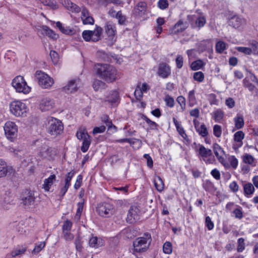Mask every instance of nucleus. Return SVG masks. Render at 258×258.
<instances>
[{
    "instance_id": "7",
    "label": "nucleus",
    "mask_w": 258,
    "mask_h": 258,
    "mask_svg": "<svg viewBox=\"0 0 258 258\" xmlns=\"http://www.w3.org/2000/svg\"><path fill=\"white\" fill-rule=\"evenodd\" d=\"M5 133L7 139L11 141H14L17 137L18 135V126L15 122L8 121L4 126Z\"/></svg>"
},
{
    "instance_id": "15",
    "label": "nucleus",
    "mask_w": 258,
    "mask_h": 258,
    "mask_svg": "<svg viewBox=\"0 0 258 258\" xmlns=\"http://www.w3.org/2000/svg\"><path fill=\"white\" fill-rule=\"evenodd\" d=\"M188 27V24L186 21L179 20L170 30V33L177 34L184 31Z\"/></svg>"
},
{
    "instance_id": "60",
    "label": "nucleus",
    "mask_w": 258,
    "mask_h": 258,
    "mask_svg": "<svg viewBox=\"0 0 258 258\" xmlns=\"http://www.w3.org/2000/svg\"><path fill=\"white\" fill-rule=\"evenodd\" d=\"M228 160L232 168L236 169L238 165V160L234 156H231L229 157Z\"/></svg>"
},
{
    "instance_id": "21",
    "label": "nucleus",
    "mask_w": 258,
    "mask_h": 258,
    "mask_svg": "<svg viewBox=\"0 0 258 258\" xmlns=\"http://www.w3.org/2000/svg\"><path fill=\"white\" fill-rule=\"evenodd\" d=\"M105 32L109 37H113L116 32L115 24L111 21L106 23L105 26Z\"/></svg>"
},
{
    "instance_id": "46",
    "label": "nucleus",
    "mask_w": 258,
    "mask_h": 258,
    "mask_svg": "<svg viewBox=\"0 0 258 258\" xmlns=\"http://www.w3.org/2000/svg\"><path fill=\"white\" fill-rule=\"evenodd\" d=\"M163 250L165 253L170 254L172 251V244L170 242L166 241L163 246Z\"/></svg>"
},
{
    "instance_id": "22",
    "label": "nucleus",
    "mask_w": 258,
    "mask_h": 258,
    "mask_svg": "<svg viewBox=\"0 0 258 258\" xmlns=\"http://www.w3.org/2000/svg\"><path fill=\"white\" fill-rule=\"evenodd\" d=\"M13 169L7 166L6 163L4 161H0V177H3L8 173L11 174Z\"/></svg>"
},
{
    "instance_id": "61",
    "label": "nucleus",
    "mask_w": 258,
    "mask_h": 258,
    "mask_svg": "<svg viewBox=\"0 0 258 258\" xmlns=\"http://www.w3.org/2000/svg\"><path fill=\"white\" fill-rule=\"evenodd\" d=\"M176 67L181 69L183 66V58L181 55H178L175 59Z\"/></svg>"
},
{
    "instance_id": "37",
    "label": "nucleus",
    "mask_w": 258,
    "mask_h": 258,
    "mask_svg": "<svg viewBox=\"0 0 258 258\" xmlns=\"http://www.w3.org/2000/svg\"><path fill=\"white\" fill-rule=\"evenodd\" d=\"M91 140L90 136H89L88 139L87 138L83 140L82 146L81 148V151L85 153L88 151V150L90 147V145L91 144Z\"/></svg>"
},
{
    "instance_id": "62",
    "label": "nucleus",
    "mask_w": 258,
    "mask_h": 258,
    "mask_svg": "<svg viewBox=\"0 0 258 258\" xmlns=\"http://www.w3.org/2000/svg\"><path fill=\"white\" fill-rule=\"evenodd\" d=\"M177 102L180 104V107L182 110L185 108V99L182 96H179L177 98Z\"/></svg>"
},
{
    "instance_id": "14",
    "label": "nucleus",
    "mask_w": 258,
    "mask_h": 258,
    "mask_svg": "<svg viewBox=\"0 0 258 258\" xmlns=\"http://www.w3.org/2000/svg\"><path fill=\"white\" fill-rule=\"evenodd\" d=\"M139 209L135 206H131L128 211L126 221L130 223H133L139 219Z\"/></svg>"
},
{
    "instance_id": "18",
    "label": "nucleus",
    "mask_w": 258,
    "mask_h": 258,
    "mask_svg": "<svg viewBox=\"0 0 258 258\" xmlns=\"http://www.w3.org/2000/svg\"><path fill=\"white\" fill-rule=\"evenodd\" d=\"M233 149L237 152L242 146V131L236 132L234 135L233 141Z\"/></svg>"
},
{
    "instance_id": "49",
    "label": "nucleus",
    "mask_w": 258,
    "mask_h": 258,
    "mask_svg": "<svg viewBox=\"0 0 258 258\" xmlns=\"http://www.w3.org/2000/svg\"><path fill=\"white\" fill-rule=\"evenodd\" d=\"M194 79L199 82H202L204 79V75L202 72H197L194 74Z\"/></svg>"
},
{
    "instance_id": "30",
    "label": "nucleus",
    "mask_w": 258,
    "mask_h": 258,
    "mask_svg": "<svg viewBox=\"0 0 258 258\" xmlns=\"http://www.w3.org/2000/svg\"><path fill=\"white\" fill-rule=\"evenodd\" d=\"M154 185L156 189L161 192L163 190L164 188V182L160 176H156L154 180Z\"/></svg>"
},
{
    "instance_id": "44",
    "label": "nucleus",
    "mask_w": 258,
    "mask_h": 258,
    "mask_svg": "<svg viewBox=\"0 0 258 258\" xmlns=\"http://www.w3.org/2000/svg\"><path fill=\"white\" fill-rule=\"evenodd\" d=\"M12 202V200H11V197L9 195L6 194L3 198V200L1 201V204L5 208H8L9 207L8 205H10Z\"/></svg>"
},
{
    "instance_id": "50",
    "label": "nucleus",
    "mask_w": 258,
    "mask_h": 258,
    "mask_svg": "<svg viewBox=\"0 0 258 258\" xmlns=\"http://www.w3.org/2000/svg\"><path fill=\"white\" fill-rule=\"evenodd\" d=\"M25 247L17 248L15 250H13L11 252V255L12 257H15L17 255L24 253L26 251Z\"/></svg>"
},
{
    "instance_id": "52",
    "label": "nucleus",
    "mask_w": 258,
    "mask_h": 258,
    "mask_svg": "<svg viewBox=\"0 0 258 258\" xmlns=\"http://www.w3.org/2000/svg\"><path fill=\"white\" fill-rule=\"evenodd\" d=\"M164 100L165 101L166 105L168 107L172 108L174 106V100L172 97L169 95H167L165 96Z\"/></svg>"
},
{
    "instance_id": "33",
    "label": "nucleus",
    "mask_w": 258,
    "mask_h": 258,
    "mask_svg": "<svg viewBox=\"0 0 258 258\" xmlns=\"http://www.w3.org/2000/svg\"><path fill=\"white\" fill-rule=\"evenodd\" d=\"M244 194L248 197L249 196L252 195L254 191V187L252 183H248L244 185L243 187Z\"/></svg>"
},
{
    "instance_id": "63",
    "label": "nucleus",
    "mask_w": 258,
    "mask_h": 258,
    "mask_svg": "<svg viewBox=\"0 0 258 258\" xmlns=\"http://www.w3.org/2000/svg\"><path fill=\"white\" fill-rule=\"evenodd\" d=\"M223 113L220 110H216L214 113V119L215 121H219L223 118Z\"/></svg>"
},
{
    "instance_id": "27",
    "label": "nucleus",
    "mask_w": 258,
    "mask_h": 258,
    "mask_svg": "<svg viewBox=\"0 0 258 258\" xmlns=\"http://www.w3.org/2000/svg\"><path fill=\"white\" fill-rule=\"evenodd\" d=\"M89 244L90 247L97 248L103 245V242L101 239H98L96 236H92L89 239Z\"/></svg>"
},
{
    "instance_id": "17",
    "label": "nucleus",
    "mask_w": 258,
    "mask_h": 258,
    "mask_svg": "<svg viewBox=\"0 0 258 258\" xmlns=\"http://www.w3.org/2000/svg\"><path fill=\"white\" fill-rule=\"evenodd\" d=\"M146 9V4L144 2H140L134 7L133 13L136 16L142 17L145 14Z\"/></svg>"
},
{
    "instance_id": "2",
    "label": "nucleus",
    "mask_w": 258,
    "mask_h": 258,
    "mask_svg": "<svg viewBox=\"0 0 258 258\" xmlns=\"http://www.w3.org/2000/svg\"><path fill=\"white\" fill-rule=\"evenodd\" d=\"M152 241L151 234L148 232L145 233L143 236L138 237L134 242V250L138 252H143L149 248Z\"/></svg>"
},
{
    "instance_id": "40",
    "label": "nucleus",
    "mask_w": 258,
    "mask_h": 258,
    "mask_svg": "<svg viewBox=\"0 0 258 258\" xmlns=\"http://www.w3.org/2000/svg\"><path fill=\"white\" fill-rule=\"evenodd\" d=\"M245 81L250 83V82H257V79L255 76L251 72L246 70V77L245 78Z\"/></svg>"
},
{
    "instance_id": "42",
    "label": "nucleus",
    "mask_w": 258,
    "mask_h": 258,
    "mask_svg": "<svg viewBox=\"0 0 258 258\" xmlns=\"http://www.w3.org/2000/svg\"><path fill=\"white\" fill-rule=\"evenodd\" d=\"M76 136L79 140H84L85 138H89V134L85 130L80 129L76 134Z\"/></svg>"
},
{
    "instance_id": "8",
    "label": "nucleus",
    "mask_w": 258,
    "mask_h": 258,
    "mask_svg": "<svg viewBox=\"0 0 258 258\" xmlns=\"http://www.w3.org/2000/svg\"><path fill=\"white\" fill-rule=\"evenodd\" d=\"M35 76L38 80V84L43 88H48L50 87L54 83L52 78L40 71H36Z\"/></svg>"
},
{
    "instance_id": "47",
    "label": "nucleus",
    "mask_w": 258,
    "mask_h": 258,
    "mask_svg": "<svg viewBox=\"0 0 258 258\" xmlns=\"http://www.w3.org/2000/svg\"><path fill=\"white\" fill-rule=\"evenodd\" d=\"M195 90H192L190 91L188 93V101L189 104L190 106H192L196 102V99L195 95Z\"/></svg>"
},
{
    "instance_id": "11",
    "label": "nucleus",
    "mask_w": 258,
    "mask_h": 258,
    "mask_svg": "<svg viewBox=\"0 0 258 258\" xmlns=\"http://www.w3.org/2000/svg\"><path fill=\"white\" fill-rule=\"evenodd\" d=\"M81 80L79 78H76L70 80L67 85L63 87V90L67 93H72L76 92L81 87Z\"/></svg>"
},
{
    "instance_id": "29",
    "label": "nucleus",
    "mask_w": 258,
    "mask_h": 258,
    "mask_svg": "<svg viewBox=\"0 0 258 258\" xmlns=\"http://www.w3.org/2000/svg\"><path fill=\"white\" fill-rule=\"evenodd\" d=\"M206 65V63L202 59H199L194 61L190 66V68L192 71H197L203 69Z\"/></svg>"
},
{
    "instance_id": "53",
    "label": "nucleus",
    "mask_w": 258,
    "mask_h": 258,
    "mask_svg": "<svg viewBox=\"0 0 258 258\" xmlns=\"http://www.w3.org/2000/svg\"><path fill=\"white\" fill-rule=\"evenodd\" d=\"M213 134L217 138L221 137L222 134V130L220 125L216 124L214 126Z\"/></svg>"
},
{
    "instance_id": "35",
    "label": "nucleus",
    "mask_w": 258,
    "mask_h": 258,
    "mask_svg": "<svg viewBox=\"0 0 258 258\" xmlns=\"http://www.w3.org/2000/svg\"><path fill=\"white\" fill-rule=\"evenodd\" d=\"M44 5L49 7L50 8L55 10L58 7L55 0H39Z\"/></svg>"
},
{
    "instance_id": "54",
    "label": "nucleus",
    "mask_w": 258,
    "mask_h": 258,
    "mask_svg": "<svg viewBox=\"0 0 258 258\" xmlns=\"http://www.w3.org/2000/svg\"><path fill=\"white\" fill-rule=\"evenodd\" d=\"M116 18L118 20V22L119 24H124L126 18L124 16L122 15V13L120 11L117 12V17Z\"/></svg>"
},
{
    "instance_id": "57",
    "label": "nucleus",
    "mask_w": 258,
    "mask_h": 258,
    "mask_svg": "<svg viewBox=\"0 0 258 258\" xmlns=\"http://www.w3.org/2000/svg\"><path fill=\"white\" fill-rule=\"evenodd\" d=\"M72 222L70 220H66L62 226V230L63 231H70L71 230L72 227Z\"/></svg>"
},
{
    "instance_id": "23",
    "label": "nucleus",
    "mask_w": 258,
    "mask_h": 258,
    "mask_svg": "<svg viewBox=\"0 0 258 258\" xmlns=\"http://www.w3.org/2000/svg\"><path fill=\"white\" fill-rule=\"evenodd\" d=\"M40 31L42 34H45L52 39L56 40L58 38V35L46 26H42L41 27Z\"/></svg>"
},
{
    "instance_id": "26",
    "label": "nucleus",
    "mask_w": 258,
    "mask_h": 258,
    "mask_svg": "<svg viewBox=\"0 0 258 258\" xmlns=\"http://www.w3.org/2000/svg\"><path fill=\"white\" fill-rule=\"evenodd\" d=\"M63 5L69 10L72 12L78 13L81 10L80 8L70 0H64Z\"/></svg>"
},
{
    "instance_id": "24",
    "label": "nucleus",
    "mask_w": 258,
    "mask_h": 258,
    "mask_svg": "<svg viewBox=\"0 0 258 258\" xmlns=\"http://www.w3.org/2000/svg\"><path fill=\"white\" fill-rule=\"evenodd\" d=\"M194 122L196 131L199 135L203 137H206L208 135V132L205 124L203 123L200 125L199 122L196 123L195 121Z\"/></svg>"
},
{
    "instance_id": "38",
    "label": "nucleus",
    "mask_w": 258,
    "mask_h": 258,
    "mask_svg": "<svg viewBox=\"0 0 258 258\" xmlns=\"http://www.w3.org/2000/svg\"><path fill=\"white\" fill-rule=\"evenodd\" d=\"M74 244L75 245L76 250L79 252H81L83 250V241L81 237L79 235L76 237L74 241Z\"/></svg>"
},
{
    "instance_id": "55",
    "label": "nucleus",
    "mask_w": 258,
    "mask_h": 258,
    "mask_svg": "<svg viewBox=\"0 0 258 258\" xmlns=\"http://www.w3.org/2000/svg\"><path fill=\"white\" fill-rule=\"evenodd\" d=\"M78 209L75 215V218L79 219L83 209V203L79 202L78 203Z\"/></svg>"
},
{
    "instance_id": "43",
    "label": "nucleus",
    "mask_w": 258,
    "mask_h": 258,
    "mask_svg": "<svg viewBox=\"0 0 258 258\" xmlns=\"http://www.w3.org/2000/svg\"><path fill=\"white\" fill-rule=\"evenodd\" d=\"M118 100V95L117 92H114L112 94L108 96L107 98V101L112 104L116 103Z\"/></svg>"
},
{
    "instance_id": "16",
    "label": "nucleus",
    "mask_w": 258,
    "mask_h": 258,
    "mask_svg": "<svg viewBox=\"0 0 258 258\" xmlns=\"http://www.w3.org/2000/svg\"><path fill=\"white\" fill-rule=\"evenodd\" d=\"M157 74L162 78H167L171 74L170 67L166 63H160L158 66Z\"/></svg>"
},
{
    "instance_id": "4",
    "label": "nucleus",
    "mask_w": 258,
    "mask_h": 258,
    "mask_svg": "<svg viewBox=\"0 0 258 258\" xmlns=\"http://www.w3.org/2000/svg\"><path fill=\"white\" fill-rule=\"evenodd\" d=\"M103 29L98 26H96L94 30H85L82 33V37L87 42H97L101 39Z\"/></svg>"
},
{
    "instance_id": "25",
    "label": "nucleus",
    "mask_w": 258,
    "mask_h": 258,
    "mask_svg": "<svg viewBox=\"0 0 258 258\" xmlns=\"http://www.w3.org/2000/svg\"><path fill=\"white\" fill-rule=\"evenodd\" d=\"M56 176L54 174L51 175L48 178L45 179L43 184V188L45 191H48L50 187L55 180Z\"/></svg>"
},
{
    "instance_id": "48",
    "label": "nucleus",
    "mask_w": 258,
    "mask_h": 258,
    "mask_svg": "<svg viewBox=\"0 0 258 258\" xmlns=\"http://www.w3.org/2000/svg\"><path fill=\"white\" fill-rule=\"evenodd\" d=\"M249 48H251L253 54H258V42L255 41H252L249 44Z\"/></svg>"
},
{
    "instance_id": "13",
    "label": "nucleus",
    "mask_w": 258,
    "mask_h": 258,
    "mask_svg": "<svg viewBox=\"0 0 258 258\" xmlns=\"http://www.w3.org/2000/svg\"><path fill=\"white\" fill-rule=\"evenodd\" d=\"M21 200L22 201L21 204L26 207L30 208L34 204L35 197L33 193L30 191H26L21 196Z\"/></svg>"
},
{
    "instance_id": "1",
    "label": "nucleus",
    "mask_w": 258,
    "mask_h": 258,
    "mask_svg": "<svg viewBox=\"0 0 258 258\" xmlns=\"http://www.w3.org/2000/svg\"><path fill=\"white\" fill-rule=\"evenodd\" d=\"M97 76L107 83H113L118 79L116 68L106 63H97L95 66Z\"/></svg>"
},
{
    "instance_id": "36",
    "label": "nucleus",
    "mask_w": 258,
    "mask_h": 258,
    "mask_svg": "<svg viewBox=\"0 0 258 258\" xmlns=\"http://www.w3.org/2000/svg\"><path fill=\"white\" fill-rule=\"evenodd\" d=\"M226 44L223 41H219L216 44V51L219 53H222L226 48Z\"/></svg>"
},
{
    "instance_id": "51",
    "label": "nucleus",
    "mask_w": 258,
    "mask_h": 258,
    "mask_svg": "<svg viewBox=\"0 0 258 258\" xmlns=\"http://www.w3.org/2000/svg\"><path fill=\"white\" fill-rule=\"evenodd\" d=\"M53 63L56 64L58 63L59 57L57 53L54 50H51L49 54Z\"/></svg>"
},
{
    "instance_id": "3",
    "label": "nucleus",
    "mask_w": 258,
    "mask_h": 258,
    "mask_svg": "<svg viewBox=\"0 0 258 258\" xmlns=\"http://www.w3.org/2000/svg\"><path fill=\"white\" fill-rule=\"evenodd\" d=\"M63 130V124L59 120L52 117L48 118L47 130L49 134L57 136L60 134Z\"/></svg>"
},
{
    "instance_id": "64",
    "label": "nucleus",
    "mask_w": 258,
    "mask_h": 258,
    "mask_svg": "<svg viewBox=\"0 0 258 258\" xmlns=\"http://www.w3.org/2000/svg\"><path fill=\"white\" fill-rule=\"evenodd\" d=\"M203 187L206 191L212 189L214 186L213 183L209 180H207L203 183Z\"/></svg>"
},
{
    "instance_id": "9",
    "label": "nucleus",
    "mask_w": 258,
    "mask_h": 258,
    "mask_svg": "<svg viewBox=\"0 0 258 258\" xmlns=\"http://www.w3.org/2000/svg\"><path fill=\"white\" fill-rule=\"evenodd\" d=\"M114 208L112 204L108 203H100L97 205L96 211L101 217H109L114 212Z\"/></svg>"
},
{
    "instance_id": "12",
    "label": "nucleus",
    "mask_w": 258,
    "mask_h": 258,
    "mask_svg": "<svg viewBox=\"0 0 258 258\" xmlns=\"http://www.w3.org/2000/svg\"><path fill=\"white\" fill-rule=\"evenodd\" d=\"M243 162L247 164V165L243 166V172L244 173L249 172L251 167L255 166L256 163L254 158L248 154H245L243 156Z\"/></svg>"
},
{
    "instance_id": "34",
    "label": "nucleus",
    "mask_w": 258,
    "mask_h": 258,
    "mask_svg": "<svg viewBox=\"0 0 258 258\" xmlns=\"http://www.w3.org/2000/svg\"><path fill=\"white\" fill-rule=\"evenodd\" d=\"M173 121L176 126V130L178 133L181 135L184 139L186 137H187V135L184 131V128L181 125V124H179L178 121L177 119H176L175 118H173Z\"/></svg>"
},
{
    "instance_id": "10",
    "label": "nucleus",
    "mask_w": 258,
    "mask_h": 258,
    "mask_svg": "<svg viewBox=\"0 0 258 258\" xmlns=\"http://www.w3.org/2000/svg\"><path fill=\"white\" fill-rule=\"evenodd\" d=\"M214 153L218 161L226 168L229 167V165L224 159L225 153L222 148L217 143L213 145Z\"/></svg>"
},
{
    "instance_id": "58",
    "label": "nucleus",
    "mask_w": 258,
    "mask_h": 258,
    "mask_svg": "<svg viewBox=\"0 0 258 258\" xmlns=\"http://www.w3.org/2000/svg\"><path fill=\"white\" fill-rule=\"evenodd\" d=\"M206 226L207 227L208 230H211L214 228V223L212 221L211 218L209 216H207L205 219Z\"/></svg>"
},
{
    "instance_id": "32",
    "label": "nucleus",
    "mask_w": 258,
    "mask_h": 258,
    "mask_svg": "<svg viewBox=\"0 0 258 258\" xmlns=\"http://www.w3.org/2000/svg\"><path fill=\"white\" fill-rule=\"evenodd\" d=\"M199 154L203 158H207L209 156H212V150L206 148L204 146L201 145L199 149Z\"/></svg>"
},
{
    "instance_id": "41",
    "label": "nucleus",
    "mask_w": 258,
    "mask_h": 258,
    "mask_svg": "<svg viewBox=\"0 0 258 258\" xmlns=\"http://www.w3.org/2000/svg\"><path fill=\"white\" fill-rule=\"evenodd\" d=\"M105 83L101 80H96L93 84V88L95 91L105 88Z\"/></svg>"
},
{
    "instance_id": "59",
    "label": "nucleus",
    "mask_w": 258,
    "mask_h": 258,
    "mask_svg": "<svg viewBox=\"0 0 258 258\" xmlns=\"http://www.w3.org/2000/svg\"><path fill=\"white\" fill-rule=\"evenodd\" d=\"M75 174V172L74 171H71L70 172H68L66 175V179H65V184L70 186L71 183L70 181L74 176Z\"/></svg>"
},
{
    "instance_id": "19",
    "label": "nucleus",
    "mask_w": 258,
    "mask_h": 258,
    "mask_svg": "<svg viewBox=\"0 0 258 258\" xmlns=\"http://www.w3.org/2000/svg\"><path fill=\"white\" fill-rule=\"evenodd\" d=\"M81 19L84 24L92 25L94 23V19L89 15L88 10L85 8H83L81 11Z\"/></svg>"
},
{
    "instance_id": "5",
    "label": "nucleus",
    "mask_w": 258,
    "mask_h": 258,
    "mask_svg": "<svg viewBox=\"0 0 258 258\" xmlns=\"http://www.w3.org/2000/svg\"><path fill=\"white\" fill-rule=\"evenodd\" d=\"M12 85L16 91L19 93L26 94L31 90V88L27 85L24 78L21 76H17L13 80Z\"/></svg>"
},
{
    "instance_id": "56",
    "label": "nucleus",
    "mask_w": 258,
    "mask_h": 258,
    "mask_svg": "<svg viewBox=\"0 0 258 258\" xmlns=\"http://www.w3.org/2000/svg\"><path fill=\"white\" fill-rule=\"evenodd\" d=\"M169 4L167 0H159L158 2V7L161 10H165L168 7Z\"/></svg>"
},
{
    "instance_id": "6",
    "label": "nucleus",
    "mask_w": 258,
    "mask_h": 258,
    "mask_svg": "<svg viewBox=\"0 0 258 258\" xmlns=\"http://www.w3.org/2000/svg\"><path fill=\"white\" fill-rule=\"evenodd\" d=\"M10 111L16 116H25L28 111L26 104L20 101L12 102L10 105Z\"/></svg>"
},
{
    "instance_id": "31",
    "label": "nucleus",
    "mask_w": 258,
    "mask_h": 258,
    "mask_svg": "<svg viewBox=\"0 0 258 258\" xmlns=\"http://www.w3.org/2000/svg\"><path fill=\"white\" fill-rule=\"evenodd\" d=\"M206 23V20L204 16L198 17L196 21L195 25L192 26L193 28H198L199 30L201 28L204 27Z\"/></svg>"
},
{
    "instance_id": "45",
    "label": "nucleus",
    "mask_w": 258,
    "mask_h": 258,
    "mask_svg": "<svg viewBox=\"0 0 258 258\" xmlns=\"http://www.w3.org/2000/svg\"><path fill=\"white\" fill-rule=\"evenodd\" d=\"M45 246V242H40L38 244H36L34 248L32 251L34 254H37L39 253Z\"/></svg>"
},
{
    "instance_id": "28",
    "label": "nucleus",
    "mask_w": 258,
    "mask_h": 258,
    "mask_svg": "<svg viewBox=\"0 0 258 258\" xmlns=\"http://www.w3.org/2000/svg\"><path fill=\"white\" fill-rule=\"evenodd\" d=\"M56 27L59 29V30L63 34L67 35H74L75 34V31L73 29H71L68 27H64L60 22H57L56 23Z\"/></svg>"
},
{
    "instance_id": "39",
    "label": "nucleus",
    "mask_w": 258,
    "mask_h": 258,
    "mask_svg": "<svg viewBox=\"0 0 258 258\" xmlns=\"http://www.w3.org/2000/svg\"><path fill=\"white\" fill-rule=\"evenodd\" d=\"M229 23L233 27L237 28L241 25V19L238 17L234 16L230 20Z\"/></svg>"
},
{
    "instance_id": "20",
    "label": "nucleus",
    "mask_w": 258,
    "mask_h": 258,
    "mask_svg": "<svg viewBox=\"0 0 258 258\" xmlns=\"http://www.w3.org/2000/svg\"><path fill=\"white\" fill-rule=\"evenodd\" d=\"M54 105L53 101L49 98H45L41 100L40 108L42 111H45L52 108Z\"/></svg>"
}]
</instances>
